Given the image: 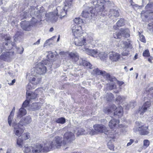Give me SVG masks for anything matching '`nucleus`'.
Segmentation results:
<instances>
[{
  "label": "nucleus",
  "mask_w": 153,
  "mask_h": 153,
  "mask_svg": "<svg viewBox=\"0 0 153 153\" xmlns=\"http://www.w3.org/2000/svg\"><path fill=\"white\" fill-rule=\"evenodd\" d=\"M63 140L62 137L57 136L55 137L51 142H47L45 143L44 149L49 151L55 147L59 148L63 144Z\"/></svg>",
  "instance_id": "obj_1"
},
{
  "label": "nucleus",
  "mask_w": 153,
  "mask_h": 153,
  "mask_svg": "<svg viewBox=\"0 0 153 153\" xmlns=\"http://www.w3.org/2000/svg\"><path fill=\"white\" fill-rule=\"evenodd\" d=\"M75 38V44L78 46L84 45L83 50L84 49L85 47H88L86 46V45L90 43L93 41V38L90 36L84 37L81 35L78 37Z\"/></svg>",
  "instance_id": "obj_2"
},
{
  "label": "nucleus",
  "mask_w": 153,
  "mask_h": 153,
  "mask_svg": "<svg viewBox=\"0 0 153 153\" xmlns=\"http://www.w3.org/2000/svg\"><path fill=\"white\" fill-rule=\"evenodd\" d=\"M73 0H65L64 2V7H58L56 10L57 12L56 15L62 18L66 14V12L69 8H70L72 4Z\"/></svg>",
  "instance_id": "obj_3"
},
{
  "label": "nucleus",
  "mask_w": 153,
  "mask_h": 153,
  "mask_svg": "<svg viewBox=\"0 0 153 153\" xmlns=\"http://www.w3.org/2000/svg\"><path fill=\"white\" fill-rule=\"evenodd\" d=\"M153 89L152 87L148 88H146V91H148V100L146 101L145 103L143 105L142 107L140 108L139 112L140 114H143L145 112L147 111L148 108L150 106L151 104V99L153 98V92H150Z\"/></svg>",
  "instance_id": "obj_4"
},
{
  "label": "nucleus",
  "mask_w": 153,
  "mask_h": 153,
  "mask_svg": "<svg viewBox=\"0 0 153 153\" xmlns=\"http://www.w3.org/2000/svg\"><path fill=\"white\" fill-rule=\"evenodd\" d=\"M113 111L114 115L121 117L123 114V110L122 106L117 108L114 105H112L109 108H105L104 109V112L107 114H109Z\"/></svg>",
  "instance_id": "obj_5"
},
{
  "label": "nucleus",
  "mask_w": 153,
  "mask_h": 153,
  "mask_svg": "<svg viewBox=\"0 0 153 153\" xmlns=\"http://www.w3.org/2000/svg\"><path fill=\"white\" fill-rule=\"evenodd\" d=\"M105 2L104 0H95L92 1L93 4L94 6V10L99 15L104 14L103 13L105 12V11H104L105 8Z\"/></svg>",
  "instance_id": "obj_6"
},
{
  "label": "nucleus",
  "mask_w": 153,
  "mask_h": 153,
  "mask_svg": "<svg viewBox=\"0 0 153 153\" xmlns=\"http://www.w3.org/2000/svg\"><path fill=\"white\" fill-rule=\"evenodd\" d=\"M49 62L48 60L45 59L42 60V62L39 63L36 65L35 71L39 75L45 74L46 71V67L44 65H49L51 66V64H49Z\"/></svg>",
  "instance_id": "obj_7"
},
{
  "label": "nucleus",
  "mask_w": 153,
  "mask_h": 153,
  "mask_svg": "<svg viewBox=\"0 0 153 153\" xmlns=\"http://www.w3.org/2000/svg\"><path fill=\"white\" fill-rule=\"evenodd\" d=\"M4 38L5 39L6 41L7 42L5 43V45L6 46L8 45V47H5L7 50H10L13 47H14L17 49V52L18 53L22 54L23 53L24 50V48L23 47H18L15 45L14 43L12 42L10 40L11 38L10 36H4Z\"/></svg>",
  "instance_id": "obj_8"
},
{
  "label": "nucleus",
  "mask_w": 153,
  "mask_h": 153,
  "mask_svg": "<svg viewBox=\"0 0 153 153\" xmlns=\"http://www.w3.org/2000/svg\"><path fill=\"white\" fill-rule=\"evenodd\" d=\"M93 128L96 132L100 133L104 132L107 135V138L114 139L113 135L108 134L109 132L108 131H106V128L102 124H95Z\"/></svg>",
  "instance_id": "obj_9"
},
{
  "label": "nucleus",
  "mask_w": 153,
  "mask_h": 153,
  "mask_svg": "<svg viewBox=\"0 0 153 153\" xmlns=\"http://www.w3.org/2000/svg\"><path fill=\"white\" fill-rule=\"evenodd\" d=\"M45 147V144L43 147L41 144H37L36 145L31 146V151L30 153H41L42 152H47L49 151H46L44 149Z\"/></svg>",
  "instance_id": "obj_10"
},
{
  "label": "nucleus",
  "mask_w": 153,
  "mask_h": 153,
  "mask_svg": "<svg viewBox=\"0 0 153 153\" xmlns=\"http://www.w3.org/2000/svg\"><path fill=\"white\" fill-rule=\"evenodd\" d=\"M12 126L14 128L13 132L18 137H20L24 132V130L22 126L19 123H13Z\"/></svg>",
  "instance_id": "obj_11"
},
{
  "label": "nucleus",
  "mask_w": 153,
  "mask_h": 153,
  "mask_svg": "<svg viewBox=\"0 0 153 153\" xmlns=\"http://www.w3.org/2000/svg\"><path fill=\"white\" fill-rule=\"evenodd\" d=\"M71 30L72 31L73 35L75 37H78L81 35L82 32V27L76 24L72 25L71 26Z\"/></svg>",
  "instance_id": "obj_12"
},
{
  "label": "nucleus",
  "mask_w": 153,
  "mask_h": 153,
  "mask_svg": "<svg viewBox=\"0 0 153 153\" xmlns=\"http://www.w3.org/2000/svg\"><path fill=\"white\" fill-rule=\"evenodd\" d=\"M35 10V9H33L30 12V14L31 15L33 16L35 15L37 16H43L44 15H45L47 17L48 16V15H49V18H51L53 17V14L52 13H50L49 14H46L45 12V9L43 7L41 8V9L39 10V13H36Z\"/></svg>",
  "instance_id": "obj_13"
},
{
  "label": "nucleus",
  "mask_w": 153,
  "mask_h": 153,
  "mask_svg": "<svg viewBox=\"0 0 153 153\" xmlns=\"http://www.w3.org/2000/svg\"><path fill=\"white\" fill-rule=\"evenodd\" d=\"M75 139L74 134L71 132L68 131L65 133L64 135L63 144H66V141H70Z\"/></svg>",
  "instance_id": "obj_14"
},
{
  "label": "nucleus",
  "mask_w": 153,
  "mask_h": 153,
  "mask_svg": "<svg viewBox=\"0 0 153 153\" xmlns=\"http://www.w3.org/2000/svg\"><path fill=\"white\" fill-rule=\"evenodd\" d=\"M119 16V13L117 10L113 9L109 11L108 16L110 19L113 20V21H115Z\"/></svg>",
  "instance_id": "obj_15"
},
{
  "label": "nucleus",
  "mask_w": 153,
  "mask_h": 153,
  "mask_svg": "<svg viewBox=\"0 0 153 153\" xmlns=\"http://www.w3.org/2000/svg\"><path fill=\"white\" fill-rule=\"evenodd\" d=\"M88 130V132H87L82 128H79L77 131L76 134L77 136H79L80 135L86 134L88 133H89L91 135H94L96 134V131H94V130H91L90 129Z\"/></svg>",
  "instance_id": "obj_16"
},
{
  "label": "nucleus",
  "mask_w": 153,
  "mask_h": 153,
  "mask_svg": "<svg viewBox=\"0 0 153 153\" xmlns=\"http://www.w3.org/2000/svg\"><path fill=\"white\" fill-rule=\"evenodd\" d=\"M83 51L89 55L94 57H97L98 56V52L97 50L90 49L88 47H85Z\"/></svg>",
  "instance_id": "obj_17"
},
{
  "label": "nucleus",
  "mask_w": 153,
  "mask_h": 153,
  "mask_svg": "<svg viewBox=\"0 0 153 153\" xmlns=\"http://www.w3.org/2000/svg\"><path fill=\"white\" fill-rule=\"evenodd\" d=\"M21 25L23 29L25 30L29 31L31 30L32 25H30V21H22Z\"/></svg>",
  "instance_id": "obj_18"
},
{
  "label": "nucleus",
  "mask_w": 153,
  "mask_h": 153,
  "mask_svg": "<svg viewBox=\"0 0 153 153\" xmlns=\"http://www.w3.org/2000/svg\"><path fill=\"white\" fill-rule=\"evenodd\" d=\"M41 79V77L40 75H34L31 76L29 80L34 85H36L40 82Z\"/></svg>",
  "instance_id": "obj_19"
},
{
  "label": "nucleus",
  "mask_w": 153,
  "mask_h": 153,
  "mask_svg": "<svg viewBox=\"0 0 153 153\" xmlns=\"http://www.w3.org/2000/svg\"><path fill=\"white\" fill-rule=\"evenodd\" d=\"M79 62L80 65H82L84 66H86L87 68H89L90 69H92L94 68L90 62L83 58H80L79 59Z\"/></svg>",
  "instance_id": "obj_20"
},
{
  "label": "nucleus",
  "mask_w": 153,
  "mask_h": 153,
  "mask_svg": "<svg viewBox=\"0 0 153 153\" xmlns=\"http://www.w3.org/2000/svg\"><path fill=\"white\" fill-rule=\"evenodd\" d=\"M145 9L146 10V12H145L144 11H143L141 12V16H145V18H147L148 16L147 15H145V13H148L149 12L148 11H151L150 13H152L153 12V3H149L145 7Z\"/></svg>",
  "instance_id": "obj_21"
},
{
  "label": "nucleus",
  "mask_w": 153,
  "mask_h": 153,
  "mask_svg": "<svg viewBox=\"0 0 153 153\" xmlns=\"http://www.w3.org/2000/svg\"><path fill=\"white\" fill-rule=\"evenodd\" d=\"M32 121V118L30 116L22 118L19 123L22 126L26 125L30 123Z\"/></svg>",
  "instance_id": "obj_22"
},
{
  "label": "nucleus",
  "mask_w": 153,
  "mask_h": 153,
  "mask_svg": "<svg viewBox=\"0 0 153 153\" xmlns=\"http://www.w3.org/2000/svg\"><path fill=\"white\" fill-rule=\"evenodd\" d=\"M120 121L119 120L115 119L111 120L109 123V126L110 128H118L119 126Z\"/></svg>",
  "instance_id": "obj_23"
},
{
  "label": "nucleus",
  "mask_w": 153,
  "mask_h": 153,
  "mask_svg": "<svg viewBox=\"0 0 153 153\" xmlns=\"http://www.w3.org/2000/svg\"><path fill=\"white\" fill-rule=\"evenodd\" d=\"M40 88L37 89L34 92L31 93L30 92L27 91L26 94L28 98L32 99H35L37 97V96L39 94L38 93L40 92Z\"/></svg>",
  "instance_id": "obj_24"
},
{
  "label": "nucleus",
  "mask_w": 153,
  "mask_h": 153,
  "mask_svg": "<svg viewBox=\"0 0 153 153\" xmlns=\"http://www.w3.org/2000/svg\"><path fill=\"white\" fill-rule=\"evenodd\" d=\"M148 127L141 126L138 128V130L140 134L143 135H146L149 133L150 131L148 129Z\"/></svg>",
  "instance_id": "obj_25"
},
{
  "label": "nucleus",
  "mask_w": 153,
  "mask_h": 153,
  "mask_svg": "<svg viewBox=\"0 0 153 153\" xmlns=\"http://www.w3.org/2000/svg\"><path fill=\"white\" fill-rule=\"evenodd\" d=\"M109 58L112 62H117L120 58V55L116 53H111L110 54Z\"/></svg>",
  "instance_id": "obj_26"
},
{
  "label": "nucleus",
  "mask_w": 153,
  "mask_h": 153,
  "mask_svg": "<svg viewBox=\"0 0 153 153\" xmlns=\"http://www.w3.org/2000/svg\"><path fill=\"white\" fill-rule=\"evenodd\" d=\"M68 56L71 59L75 62H76L79 59L78 54L76 52L69 53H68Z\"/></svg>",
  "instance_id": "obj_27"
},
{
  "label": "nucleus",
  "mask_w": 153,
  "mask_h": 153,
  "mask_svg": "<svg viewBox=\"0 0 153 153\" xmlns=\"http://www.w3.org/2000/svg\"><path fill=\"white\" fill-rule=\"evenodd\" d=\"M27 113L26 110L24 108L22 107L19 109V112L17 113V117L20 118L23 116L25 115Z\"/></svg>",
  "instance_id": "obj_28"
},
{
  "label": "nucleus",
  "mask_w": 153,
  "mask_h": 153,
  "mask_svg": "<svg viewBox=\"0 0 153 153\" xmlns=\"http://www.w3.org/2000/svg\"><path fill=\"white\" fill-rule=\"evenodd\" d=\"M39 104V103L36 102L33 103L30 107V110L32 111L39 110L41 107Z\"/></svg>",
  "instance_id": "obj_29"
},
{
  "label": "nucleus",
  "mask_w": 153,
  "mask_h": 153,
  "mask_svg": "<svg viewBox=\"0 0 153 153\" xmlns=\"http://www.w3.org/2000/svg\"><path fill=\"white\" fill-rule=\"evenodd\" d=\"M128 31H129L128 29L124 30L123 29H121L120 30L122 36H123L125 37H128L129 36L130 34L128 33Z\"/></svg>",
  "instance_id": "obj_30"
},
{
  "label": "nucleus",
  "mask_w": 153,
  "mask_h": 153,
  "mask_svg": "<svg viewBox=\"0 0 153 153\" xmlns=\"http://www.w3.org/2000/svg\"><path fill=\"white\" fill-rule=\"evenodd\" d=\"M103 72V71H100L97 68L94 69L93 71L91 72V74L93 75H102Z\"/></svg>",
  "instance_id": "obj_31"
},
{
  "label": "nucleus",
  "mask_w": 153,
  "mask_h": 153,
  "mask_svg": "<svg viewBox=\"0 0 153 153\" xmlns=\"http://www.w3.org/2000/svg\"><path fill=\"white\" fill-rule=\"evenodd\" d=\"M101 60L105 59L107 57V54L105 52L98 53V56Z\"/></svg>",
  "instance_id": "obj_32"
},
{
  "label": "nucleus",
  "mask_w": 153,
  "mask_h": 153,
  "mask_svg": "<svg viewBox=\"0 0 153 153\" xmlns=\"http://www.w3.org/2000/svg\"><path fill=\"white\" fill-rule=\"evenodd\" d=\"M34 84L32 82L28 83L26 87L27 92H30L29 90L34 89L36 87V85H34Z\"/></svg>",
  "instance_id": "obj_33"
},
{
  "label": "nucleus",
  "mask_w": 153,
  "mask_h": 153,
  "mask_svg": "<svg viewBox=\"0 0 153 153\" xmlns=\"http://www.w3.org/2000/svg\"><path fill=\"white\" fill-rule=\"evenodd\" d=\"M10 53L9 52H6L4 54H2L1 55L0 58L4 60L9 58Z\"/></svg>",
  "instance_id": "obj_34"
},
{
  "label": "nucleus",
  "mask_w": 153,
  "mask_h": 153,
  "mask_svg": "<svg viewBox=\"0 0 153 153\" xmlns=\"http://www.w3.org/2000/svg\"><path fill=\"white\" fill-rule=\"evenodd\" d=\"M7 36V35H4V36H3L2 37V40H3V41H5V42H3V46H2L3 48H1V47L0 46V54L2 51L3 49L5 48L6 50H7L5 48V47H8V45L7 46H6L5 45V42H7V41H6L5 39H4V36Z\"/></svg>",
  "instance_id": "obj_35"
},
{
  "label": "nucleus",
  "mask_w": 153,
  "mask_h": 153,
  "mask_svg": "<svg viewBox=\"0 0 153 153\" xmlns=\"http://www.w3.org/2000/svg\"><path fill=\"white\" fill-rule=\"evenodd\" d=\"M116 88V85L115 84H107L106 89L108 90H111L115 89Z\"/></svg>",
  "instance_id": "obj_36"
},
{
  "label": "nucleus",
  "mask_w": 153,
  "mask_h": 153,
  "mask_svg": "<svg viewBox=\"0 0 153 153\" xmlns=\"http://www.w3.org/2000/svg\"><path fill=\"white\" fill-rule=\"evenodd\" d=\"M136 105V103L134 102H130L126 106V109H128L130 108H133Z\"/></svg>",
  "instance_id": "obj_37"
},
{
  "label": "nucleus",
  "mask_w": 153,
  "mask_h": 153,
  "mask_svg": "<svg viewBox=\"0 0 153 153\" xmlns=\"http://www.w3.org/2000/svg\"><path fill=\"white\" fill-rule=\"evenodd\" d=\"M56 122L58 123L63 124L65 123V118L62 117L57 119Z\"/></svg>",
  "instance_id": "obj_38"
},
{
  "label": "nucleus",
  "mask_w": 153,
  "mask_h": 153,
  "mask_svg": "<svg viewBox=\"0 0 153 153\" xmlns=\"http://www.w3.org/2000/svg\"><path fill=\"white\" fill-rule=\"evenodd\" d=\"M114 97V95L111 93H108L106 95V100L107 101H110L112 100Z\"/></svg>",
  "instance_id": "obj_39"
},
{
  "label": "nucleus",
  "mask_w": 153,
  "mask_h": 153,
  "mask_svg": "<svg viewBox=\"0 0 153 153\" xmlns=\"http://www.w3.org/2000/svg\"><path fill=\"white\" fill-rule=\"evenodd\" d=\"M74 22L75 23V24H80L84 23L82 19L79 17L76 18L74 19Z\"/></svg>",
  "instance_id": "obj_40"
},
{
  "label": "nucleus",
  "mask_w": 153,
  "mask_h": 153,
  "mask_svg": "<svg viewBox=\"0 0 153 153\" xmlns=\"http://www.w3.org/2000/svg\"><path fill=\"white\" fill-rule=\"evenodd\" d=\"M90 15V13L88 11L84 10L82 11L81 13V15L82 17L85 18H87L89 17Z\"/></svg>",
  "instance_id": "obj_41"
},
{
  "label": "nucleus",
  "mask_w": 153,
  "mask_h": 153,
  "mask_svg": "<svg viewBox=\"0 0 153 153\" xmlns=\"http://www.w3.org/2000/svg\"><path fill=\"white\" fill-rule=\"evenodd\" d=\"M124 24V19H121L117 23V25L118 27L123 26Z\"/></svg>",
  "instance_id": "obj_42"
},
{
  "label": "nucleus",
  "mask_w": 153,
  "mask_h": 153,
  "mask_svg": "<svg viewBox=\"0 0 153 153\" xmlns=\"http://www.w3.org/2000/svg\"><path fill=\"white\" fill-rule=\"evenodd\" d=\"M102 75L103 76H105L108 80L111 81H113V79H112L111 78V76L109 74L107 73L105 71H103Z\"/></svg>",
  "instance_id": "obj_43"
},
{
  "label": "nucleus",
  "mask_w": 153,
  "mask_h": 153,
  "mask_svg": "<svg viewBox=\"0 0 153 153\" xmlns=\"http://www.w3.org/2000/svg\"><path fill=\"white\" fill-rule=\"evenodd\" d=\"M113 36L116 39H120L122 37V35L121 32H117L116 33L113 34Z\"/></svg>",
  "instance_id": "obj_44"
},
{
  "label": "nucleus",
  "mask_w": 153,
  "mask_h": 153,
  "mask_svg": "<svg viewBox=\"0 0 153 153\" xmlns=\"http://www.w3.org/2000/svg\"><path fill=\"white\" fill-rule=\"evenodd\" d=\"M128 42H123L124 45L123 47L127 49H128V48L130 47L131 45L130 41L128 40Z\"/></svg>",
  "instance_id": "obj_45"
},
{
  "label": "nucleus",
  "mask_w": 153,
  "mask_h": 153,
  "mask_svg": "<svg viewBox=\"0 0 153 153\" xmlns=\"http://www.w3.org/2000/svg\"><path fill=\"white\" fill-rule=\"evenodd\" d=\"M125 99V98L123 96L121 97L120 96H118L116 99L117 101L122 102Z\"/></svg>",
  "instance_id": "obj_46"
},
{
  "label": "nucleus",
  "mask_w": 153,
  "mask_h": 153,
  "mask_svg": "<svg viewBox=\"0 0 153 153\" xmlns=\"http://www.w3.org/2000/svg\"><path fill=\"white\" fill-rule=\"evenodd\" d=\"M30 25H32V27L33 26H35L37 22V20L35 18H33L31 20V21L30 22Z\"/></svg>",
  "instance_id": "obj_47"
},
{
  "label": "nucleus",
  "mask_w": 153,
  "mask_h": 153,
  "mask_svg": "<svg viewBox=\"0 0 153 153\" xmlns=\"http://www.w3.org/2000/svg\"><path fill=\"white\" fill-rule=\"evenodd\" d=\"M129 54V49H127L123 51L122 55L124 56H128Z\"/></svg>",
  "instance_id": "obj_48"
},
{
  "label": "nucleus",
  "mask_w": 153,
  "mask_h": 153,
  "mask_svg": "<svg viewBox=\"0 0 153 153\" xmlns=\"http://www.w3.org/2000/svg\"><path fill=\"white\" fill-rule=\"evenodd\" d=\"M13 115H14L12 114L11 115V114H10V115L8 117V124L10 126H11V125L12 120L13 119Z\"/></svg>",
  "instance_id": "obj_49"
},
{
  "label": "nucleus",
  "mask_w": 153,
  "mask_h": 153,
  "mask_svg": "<svg viewBox=\"0 0 153 153\" xmlns=\"http://www.w3.org/2000/svg\"><path fill=\"white\" fill-rule=\"evenodd\" d=\"M17 144L20 148L22 147L23 140L20 139H18L17 141Z\"/></svg>",
  "instance_id": "obj_50"
},
{
  "label": "nucleus",
  "mask_w": 153,
  "mask_h": 153,
  "mask_svg": "<svg viewBox=\"0 0 153 153\" xmlns=\"http://www.w3.org/2000/svg\"><path fill=\"white\" fill-rule=\"evenodd\" d=\"M30 137V133H25L23 134L22 137L24 140H26L28 139Z\"/></svg>",
  "instance_id": "obj_51"
},
{
  "label": "nucleus",
  "mask_w": 153,
  "mask_h": 153,
  "mask_svg": "<svg viewBox=\"0 0 153 153\" xmlns=\"http://www.w3.org/2000/svg\"><path fill=\"white\" fill-rule=\"evenodd\" d=\"M31 149V146L30 147H25L24 149V152L25 153H30Z\"/></svg>",
  "instance_id": "obj_52"
},
{
  "label": "nucleus",
  "mask_w": 153,
  "mask_h": 153,
  "mask_svg": "<svg viewBox=\"0 0 153 153\" xmlns=\"http://www.w3.org/2000/svg\"><path fill=\"white\" fill-rule=\"evenodd\" d=\"M143 55L144 56L148 57L150 56V53L148 50H146L143 51Z\"/></svg>",
  "instance_id": "obj_53"
},
{
  "label": "nucleus",
  "mask_w": 153,
  "mask_h": 153,
  "mask_svg": "<svg viewBox=\"0 0 153 153\" xmlns=\"http://www.w3.org/2000/svg\"><path fill=\"white\" fill-rule=\"evenodd\" d=\"M29 100H26L22 104V107L24 108L26 107L29 104Z\"/></svg>",
  "instance_id": "obj_54"
},
{
  "label": "nucleus",
  "mask_w": 153,
  "mask_h": 153,
  "mask_svg": "<svg viewBox=\"0 0 153 153\" xmlns=\"http://www.w3.org/2000/svg\"><path fill=\"white\" fill-rule=\"evenodd\" d=\"M48 58L50 60L51 58H52L54 57V55L53 53L51 51L48 52V54L47 55Z\"/></svg>",
  "instance_id": "obj_55"
},
{
  "label": "nucleus",
  "mask_w": 153,
  "mask_h": 153,
  "mask_svg": "<svg viewBox=\"0 0 153 153\" xmlns=\"http://www.w3.org/2000/svg\"><path fill=\"white\" fill-rule=\"evenodd\" d=\"M149 144V142L148 140H145L143 142V146L146 148L147 147Z\"/></svg>",
  "instance_id": "obj_56"
},
{
  "label": "nucleus",
  "mask_w": 153,
  "mask_h": 153,
  "mask_svg": "<svg viewBox=\"0 0 153 153\" xmlns=\"http://www.w3.org/2000/svg\"><path fill=\"white\" fill-rule=\"evenodd\" d=\"M107 146L109 149L111 150H113L114 148V145L110 143H108Z\"/></svg>",
  "instance_id": "obj_57"
},
{
  "label": "nucleus",
  "mask_w": 153,
  "mask_h": 153,
  "mask_svg": "<svg viewBox=\"0 0 153 153\" xmlns=\"http://www.w3.org/2000/svg\"><path fill=\"white\" fill-rule=\"evenodd\" d=\"M139 37L140 38V40L141 42L144 43H145L146 42V41L145 37L143 35H140Z\"/></svg>",
  "instance_id": "obj_58"
},
{
  "label": "nucleus",
  "mask_w": 153,
  "mask_h": 153,
  "mask_svg": "<svg viewBox=\"0 0 153 153\" xmlns=\"http://www.w3.org/2000/svg\"><path fill=\"white\" fill-rule=\"evenodd\" d=\"M88 11L90 12V13L92 14L93 15L95 13L94 12V10L92 7H89L88 9Z\"/></svg>",
  "instance_id": "obj_59"
},
{
  "label": "nucleus",
  "mask_w": 153,
  "mask_h": 153,
  "mask_svg": "<svg viewBox=\"0 0 153 153\" xmlns=\"http://www.w3.org/2000/svg\"><path fill=\"white\" fill-rule=\"evenodd\" d=\"M59 54L63 56H65L68 55V53L66 52L62 51L59 52Z\"/></svg>",
  "instance_id": "obj_60"
},
{
  "label": "nucleus",
  "mask_w": 153,
  "mask_h": 153,
  "mask_svg": "<svg viewBox=\"0 0 153 153\" xmlns=\"http://www.w3.org/2000/svg\"><path fill=\"white\" fill-rule=\"evenodd\" d=\"M129 141V142L127 144V146H128L131 145L132 144V143L134 142V140L132 139H130Z\"/></svg>",
  "instance_id": "obj_61"
},
{
  "label": "nucleus",
  "mask_w": 153,
  "mask_h": 153,
  "mask_svg": "<svg viewBox=\"0 0 153 153\" xmlns=\"http://www.w3.org/2000/svg\"><path fill=\"white\" fill-rule=\"evenodd\" d=\"M16 79H13L12 81V82H11L10 83H8V84L10 85H13L16 82Z\"/></svg>",
  "instance_id": "obj_62"
},
{
  "label": "nucleus",
  "mask_w": 153,
  "mask_h": 153,
  "mask_svg": "<svg viewBox=\"0 0 153 153\" xmlns=\"http://www.w3.org/2000/svg\"><path fill=\"white\" fill-rule=\"evenodd\" d=\"M40 39H39L36 42L33 43V45H38L40 43Z\"/></svg>",
  "instance_id": "obj_63"
},
{
  "label": "nucleus",
  "mask_w": 153,
  "mask_h": 153,
  "mask_svg": "<svg viewBox=\"0 0 153 153\" xmlns=\"http://www.w3.org/2000/svg\"><path fill=\"white\" fill-rule=\"evenodd\" d=\"M148 28L151 31H153V26H151V27H148Z\"/></svg>",
  "instance_id": "obj_64"
}]
</instances>
